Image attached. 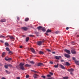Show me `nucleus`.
Returning <instances> with one entry per match:
<instances>
[{
	"label": "nucleus",
	"mask_w": 79,
	"mask_h": 79,
	"mask_svg": "<svg viewBox=\"0 0 79 79\" xmlns=\"http://www.w3.org/2000/svg\"><path fill=\"white\" fill-rule=\"evenodd\" d=\"M24 65V63H20L19 66H20V69H22V70H24L25 69V68H24V67L23 66Z\"/></svg>",
	"instance_id": "1"
},
{
	"label": "nucleus",
	"mask_w": 79,
	"mask_h": 79,
	"mask_svg": "<svg viewBox=\"0 0 79 79\" xmlns=\"http://www.w3.org/2000/svg\"><path fill=\"white\" fill-rule=\"evenodd\" d=\"M21 29H23V31H26L29 29V28L26 27H21Z\"/></svg>",
	"instance_id": "2"
},
{
	"label": "nucleus",
	"mask_w": 79,
	"mask_h": 79,
	"mask_svg": "<svg viewBox=\"0 0 79 79\" xmlns=\"http://www.w3.org/2000/svg\"><path fill=\"white\" fill-rule=\"evenodd\" d=\"M64 51L68 54H71V52H70V51H69V50L65 49L64 50Z\"/></svg>",
	"instance_id": "3"
},
{
	"label": "nucleus",
	"mask_w": 79,
	"mask_h": 79,
	"mask_svg": "<svg viewBox=\"0 0 79 79\" xmlns=\"http://www.w3.org/2000/svg\"><path fill=\"white\" fill-rule=\"evenodd\" d=\"M30 49L31 50V51L33 53H35V50H34V49L33 48H30Z\"/></svg>",
	"instance_id": "4"
},
{
	"label": "nucleus",
	"mask_w": 79,
	"mask_h": 79,
	"mask_svg": "<svg viewBox=\"0 0 79 79\" xmlns=\"http://www.w3.org/2000/svg\"><path fill=\"white\" fill-rule=\"evenodd\" d=\"M11 58H8V56L6 57L5 58V60L6 61H8L9 60H11Z\"/></svg>",
	"instance_id": "5"
},
{
	"label": "nucleus",
	"mask_w": 79,
	"mask_h": 79,
	"mask_svg": "<svg viewBox=\"0 0 79 79\" xmlns=\"http://www.w3.org/2000/svg\"><path fill=\"white\" fill-rule=\"evenodd\" d=\"M71 52L72 54H76V51L72 49L71 50Z\"/></svg>",
	"instance_id": "6"
},
{
	"label": "nucleus",
	"mask_w": 79,
	"mask_h": 79,
	"mask_svg": "<svg viewBox=\"0 0 79 79\" xmlns=\"http://www.w3.org/2000/svg\"><path fill=\"white\" fill-rule=\"evenodd\" d=\"M33 77L34 79H37L38 77V75L36 73H35L33 75Z\"/></svg>",
	"instance_id": "7"
},
{
	"label": "nucleus",
	"mask_w": 79,
	"mask_h": 79,
	"mask_svg": "<svg viewBox=\"0 0 79 79\" xmlns=\"http://www.w3.org/2000/svg\"><path fill=\"white\" fill-rule=\"evenodd\" d=\"M64 56L66 58H69L70 57V55L66 54H65Z\"/></svg>",
	"instance_id": "8"
},
{
	"label": "nucleus",
	"mask_w": 79,
	"mask_h": 79,
	"mask_svg": "<svg viewBox=\"0 0 79 79\" xmlns=\"http://www.w3.org/2000/svg\"><path fill=\"white\" fill-rule=\"evenodd\" d=\"M10 37V39H14V37H13V36H10V35H7L6 36V37Z\"/></svg>",
	"instance_id": "9"
},
{
	"label": "nucleus",
	"mask_w": 79,
	"mask_h": 79,
	"mask_svg": "<svg viewBox=\"0 0 79 79\" xmlns=\"http://www.w3.org/2000/svg\"><path fill=\"white\" fill-rule=\"evenodd\" d=\"M44 66V65L42 63H39L37 64V66Z\"/></svg>",
	"instance_id": "10"
},
{
	"label": "nucleus",
	"mask_w": 79,
	"mask_h": 79,
	"mask_svg": "<svg viewBox=\"0 0 79 79\" xmlns=\"http://www.w3.org/2000/svg\"><path fill=\"white\" fill-rule=\"evenodd\" d=\"M55 58L56 60H59L60 58H61L60 56H55Z\"/></svg>",
	"instance_id": "11"
},
{
	"label": "nucleus",
	"mask_w": 79,
	"mask_h": 79,
	"mask_svg": "<svg viewBox=\"0 0 79 79\" xmlns=\"http://www.w3.org/2000/svg\"><path fill=\"white\" fill-rule=\"evenodd\" d=\"M68 71H69V72H73L74 71V69H69L68 70Z\"/></svg>",
	"instance_id": "12"
},
{
	"label": "nucleus",
	"mask_w": 79,
	"mask_h": 79,
	"mask_svg": "<svg viewBox=\"0 0 79 79\" xmlns=\"http://www.w3.org/2000/svg\"><path fill=\"white\" fill-rule=\"evenodd\" d=\"M37 44L39 46H40V45H41L42 43L41 42V41H39L37 43Z\"/></svg>",
	"instance_id": "13"
},
{
	"label": "nucleus",
	"mask_w": 79,
	"mask_h": 79,
	"mask_svg": "<svg viewBox=\"0 0 79 79\" xmlns=\"http://www.w3.org/2000/svg\"><path fill=\"white\" fill-rule=\"evenodd\" d=\"M60 66L61 67L62 69H65V68H64V67L63 65L61 64H60Z\"/></svg>",
	"instance_id": "14"
},
{
	"label": "nucleus",
	"mask_w": 79,
	"mask_h": 79,
	"mask_svg": "<svg viewBox=\"0 0 79 79\" xmlns=\"http://www.w3.org/2000/svg\"><path fill=\"white\" fill-rule=\"evenodd\" d=\"M42 28V27L41 26H40L37 27V29L39 30V31Z\"/></svg>",
	"instance_id": "15"
},
{
	"label": "nucleus",
	"mask_w": 79,
	"mask_h": 79,
	"mask_svg": "<svg viewBox=\"0 0 79 79\" xmlns=\"http://www.w3.org/2000/svg\"><path fill=\"white\" fill-rule=\"evenodd\" d=\"M65 65H66V66H70L71 64H69V62H67L65 63Z\"/></svg>",
	"instance_id": "16"
},
{
	"label": "nucleus",
	"mask_w": 79,
	"mask_h": 79,
	"mask_svg": "<svg viewBox=\"0 0 79 79\" xmlns=\"http://www.w3.org/2000/svg\"><path fill=\"white\" fill-rule=\"evenodd\" d=\"M25 67H31V65L28 64H26L25 65Z\"/></svg>",
	"instance_id": "17"
},
{
	"label": "nucleus",
	"mask_w": 79,
	"mask_h": 79,
	"mask_svg": "<svg viewBox=\"0 0 79 79\" xmlns=\"http://www.w3.org/2000/svg\"><path fill=\"white\" fill-rule=\"evenodd\" d=\"M1 22H6V19H2L0 21Z\"/></svg>",
	"instance_id": "18"
},
{
	"label": "nucleus",
	"mask_w": 79,
	"mask_h": 79,
	"mask_svg": "<svg viewBox=\"0 0 79 79\" xmlns=\"http://www.w3.org/2000/svg\"><path fill=\"white\" fill-rule=\"evenodd\" d=\"M5 45L6 47H8L9 46V44L8 43H5Z\"/></svg>",
	"instance_id": "19"
},
{
	"label": "nucleus",
	"mask_w": 79,
	"mask_h": 79,
	"mask_svg": "<svg viewBox=\"0 0 79 79\" xmlns=\"http://www.w3.org/2000/svg\"><path fill=\"white\" fill-rule=\"evenodd\" d=\"M46 32L47 33H48V32H52V31H51V30L48 29L47 30Z\"/></svg>",
	"instance_id": "20"
},
{
	"label": "nucleus",
	"mask_w": 79,
	"mask_h": 79,
	"mask_svg": "<svg viewBox=\"0 0 79 79\" xmlns=\"http://www.w3.org/2000/svg\"><path fill=\"white\" fill-rule=\"evenodd\" d=\"M35 34L38 37L39 36V32L35 31Z\"/></svg>",
	"instance_id": "21"
},
{
	"label": "nucleus",
	"mask_w": 79,
	"mask_h": 79,
	"mask_svg": "<svg viewBox=\"0 0 79 79\" xmlns=\"http://www.w3.org/2000/svg\"><path fill=\"white\" fill-rule=\"evenodd\" d=\"M39 54H41V55H43V54H44V52H43L42 51H41L39 52Z\"/></svg>",
	"instance_id": "22"
},
{
	"label": "nucleus",
	"mask_w": 79,
	"mask_h": 79,
	"mask_svg": "<svg viewBox=\"0 0 79 79\" xmlns=\"http://www.w3.org/2000/svg\"><path fill=\"white\" fill-rule=\"evenodd\" d=\"M0 38H4V39H5L6 37H5V36L2 35H0Z\"/></svg>",
	"instance_id": "23"
},
{
	"label": "nucleus",
	"mask_w": 79,
	"mask_h": 79,
	"mask_svg": "<svg viewBox=\"0 0 79 79\" xmlns=\"http://www.w3.org/2000/svg\"><path fill=\"white\" fill-rule=\"evenodd\" d=\"M29 40V38L28 37H27L26 39V42H28Z\"/></svg>",
	"instance_id": "24"
},
{
	"label": "nucleus",
	"mask_w": 79,
	"mask_h": 79,
	"mask_svg": "<svg viewBox=\"0 0 79 79\" xmlns=\"http://www.w3.org/2000/svg\"><path fill=\"white\" fill-rule=\"evenodd\" d=\"M5 52H3L2 54V57H5Z\"/></svg>",
	"instance_id": "25"
},
{
	"label": "nucleus",
	"mask_w": 79,
	"mask_h": 79,
	"mask_svg": "<svg viewBox=\"0 0 79 79\" xmlns=\"http://www.w3.org/2000/svg\"><path fill=\"white\" fill-rule=\"evenodd\" d=\"M29 18H27L25 19V21H28V20H29Z\"/></svg>",
	"instance_id": "26"
},
{
	"label": "nucleus",
	"mask_w": 79,
	"mask_h": 79,
	"mask_svg": "<svg viewBox=\"0 0 79 79\" xmlns=\"http://www.w3.org/2000/svg\"><path fill=\"white\" fill-rule=\"evenodd\" d=\"M6 50H7V51H8V52H10V49H9V48H8V47H6Z\"/></svg>",
	"instance_id": "27"
},
{
	"label": "nucleus",
	"mask_w": 79,
	"mask_h": 79,
	"mask_svg": "<svg viewBox=\"0 0 79 79\" xmlns=\"http://www.w3.org/2000/svg\"><path fill=\"white\" fill-rule=\"evenodd\" d=\"M8 66L7 64L6 65H5L4 66L5 68H6V69H8Z\"/></svg>",
	"instance_id": "28"
},
{
	"label": "nucleus",
	"mask_w": 79,
	"mask_h": 79,
	"mask_svg": "<svg viewBox=\"0 0 79 79\" xmlns=\"http://www.w3.org/2000/svg\"><path fill=\"white\" fill-rule=\"evenodd\" d=\"M7 64V66H10V67H12V65H11V64Z\"/></svg>",
	"instance_id": "29"
},
{
	"label": "nucleus",
	"mask_w": 79,
	"mask_h": 79,
	"mask_svg": "<svg viewBox=\"0 0 79 79\" xmlns=\"http://www.w3.org/2000/svg\"><path fill=\"white\" fill-rule=\"evenodd\" d=\"M69 77H63V79H68Z\"/></svg>",
	"instance_id": "30"
},
{
	"label": "nucleus",
	"mask_w": 79,
	"mask_h": 79,
	"mask_svg": "<svg viewBox=\"0 0 79 79\" xmlns=\"http://www.w3.org/2000/svg\"><path fill=\"white\" fill-rule=\"evenodd\" d=\"M60 33V31H57L55 32V34H58Z\"/></svg>",
	"instance_id": "31"
},
{
	"label": "nucleus",
	"mask_w": 79,
	"mask_h": 79,
	"mask_svg": "<svg viewBox=\"0 0 79 79\" xmlns=\"http://www.w3.org/2000/svg\"><path fill=\"white\" fill-rule=\"evenodd\" d=\"M30 63H31V64H34L35 63H34V62L33 61H30Z\"/></svg>",
	"instance_id": "32"
},
{
	"label": "nucleus",
	"mask_w": 79,
	"mask_h": 79,
	"mask_svg": "<svg viewBox=\"0 0 79 79\" xmlns=\"http://www.w3.org/2000/svg\"><path fill=\"white\" fill-rule=\"evenodd\" d=\"M58 64H57V65H54V67L56 68H58Z\"/></svg>",
	"instance_id": "33"
},
{
	"label": "nucleus",
	"mask_w": 79,
	"mask_h": 79,
	"mask_svg": "<svg viewBox=\"0 0 79 79\" xmlns=\"http://www.w3.org/2000/svg\"><path fill=\"white\" fill-rule=\"evenodd\" d=\"M42 31H46L45 28H43L42 29Z\"/></svg>",
	"instance_id": "34"
},
{
	"label": "nucleus",
	"mask_w": 79,
	"mask_h": 79,
	"mask_svg": "<svg viewBox=\"0 0 79 79\" xmlns=\"http://www.w3.org/2000/svg\"><path fill=\"white\" fill-rule=\"evenodd\" d=\"M41 77H43V79H45V78L46 77H45V76H43V75H42V76H41Z\"/></svg>",
	"instance_id": "35"
},
{
	"label": "nucleus",
	"mask_w": 79,
	"mask_h": 79,
	"mask_svg": "<svg viewBox=\"0 0 79 79\" xmlns=\"http://www.w3.org/2000/svg\"><path fill=\"white\" fill-rule=\"evenodd\" d=\"M29 77V75H27L26 76V78H28V77Z\"/></svg>",
	"instance_id": "36"
},
{
	"label": "nucleus",
	"mask_w": 79,
	"mask_h": 79,
	"mask_svg": "<svg viewBox=\"0 0 79 79\" xmlns=\"http://www.w3.org/2000/svg\"><path fill=\"white\" fill-rule=\"evenodd\" d=\"M29 36H30V37H34V35H29Z\"/></svg>",
	"instance_id": "37"
},
{
	"label": "nucleus",
	"mask_w": 79,
	"mask_h": 79,
	"mask_svg": "<svg viewBox=\"0 0 79 79\" xmlns=\"http://www.w3.org/2000/svg\"><path fill=\"white\" fill-rule=\"evenodd\" d=\"M47 76L48 77H51V75H48Z\"/></svg>",
	"instance_id": "38"
},
{
	"label": "nucleus",
	"mask_w": 79,
	"mask_h": 79,
	"mask_svg": "<svg viewBox=\"0 0 79 79\" xmlns=\"http://www.w3.org/2000/svg\"><path fill=\"white\" fill-rule=\"evenodd\" d=\"M6 73H7V74H9L10 73V72L8 71V70H6Z\"/></svg>",
	"instance_id": "39"
},
{
	"label": "nucleus",
	"mask_w": 79,
	"mask_h": 79,
	"mask_svg": "<svg viewBox=\"0 0 79 79\" xmlns=\"http://www.w3.org/2000/svg\"><path fill=\"white\" fill-rule=\"evenodd\" d=\"M49 74H50L51 75H53V73L52 72H49Z\"/></svg>",
	"instance_id": "40"
},
{
	"label": "nucleus",
	"mask_w": 79,
	"mask_h": 79,
	"mask_svg": "<svg viewBox=\"0 0 79 79\" xmlns=\"http://www.w3.org/2000/svg\"><path fill=\"white\" fill-rule=\"evenodd\" d=\"M46 50H47V51H48V52H51V50H50V49H46Z\"/></svg>",
	"instance_id": "41"
},
{
	"label": "nucleus",
	"mask_w": 79,
	"mask_h": 79,
	"mask_svg": "<svg viewBox=\"0 0 79 79\" xmlns=\"http://www.w3.org/2000/svg\"><path fill=\"white\" fill-rule=\"evenodd\" d=\"M47 79H55L53 77H51V78H48Z\"/></svg>",
	"instance_id": "42"
},
{
	"label": "nucleus",
	"mask_w": 79,
	"mask_h": 79,
	"mask_svg": "<svg viewBox=\"0 0 79 79\" xmlns=\"http://www.w3.org/2000/svg\"><path fill=\"white\" fill-rule=\"evenodd\" d=\"M34 73H38V72L37 71H35V70L34 71Z\"/></svg>",
	"instance_id": "43"
},
{
	"label": "nucleus",
	"mask_w": 79,
	"mask_h": 79,
	"mask_svg": "<svg viewBox=\"0 0 79 79\" xmlns=\"http://www.w3.org/2000/svg\"><path fill=\"white\" fill-rule=\"evenodd\" d=\"M72 59H73V60H76V58L74 57H72Z\"/></svg>",
	"instance_id": "44"
},
{
	"label": "nucleus",
	"mask_w": 79,
	"mask_h": 79,
	"mask_svg": "<svg viewBox=\"0 0 79 79\" xmlns=\"http://www.w3.org/2000/svg\"><path fill=\"white\" fill-rule=\"evenodd\" d=\"M17 19L18 20H19V17H17Z\"/></svg>",
	"instance_id": "45"
},
{
	"label": "nucleus",
	"mask_w": 79,
	"mask_h": 79,
	"mask_svg": "<svg viewBox=\"0 0 79 79\" xmlns=\"http://www.w3.org/2000/svg\"><path fill=\"white\" fill-rule=\"evenodd\" d=\"M66 30H68V29H69V27H67L66 28Z\"/></svg>",
	"instance_id": "46"
},
{
	"label": "nucleus",
	"mask_w": 79,
	"mask_h": 79,
	"mask_svg": "<svg viewBox=\"0 0 79 79\" xmlns=\"http://www.w3.org/2000/svg\"><path fill=\"white\" fill-rule=\"evenodd\" d=\"M0 41L1 42H2V43H3V40H0Z\"/></svg>",
	"instance_id": "47"
},
{
	"label": "nucleus",
	"mask_w": 79,
	"mask_h": 79,
	"mask_svg": "<svg viewBox=\"0 0 79 79\" xmlns=\"http://www.w3.org/2000/svg\"><path fill=\"white\" fill-rule=\"evenodd\" d=\"M23 48V46H20L19 47V48Z\"/></svg>",
	"instance_id": "48"
},
{
	"label": "nucleus",
	"mask_w": 79,
	"mask_h": 79,
	"mask_svg": "<svg viewBox=\"0 0 79 79\" xmlns=\"http://www.w3.org/2000/svg\"><path fill=\"white\" fill-rule=\"evenodd\" d=\"M50 63L51 64H53V62H52V61H50Z\"/></svg>",
	"instance_id": "49"
},
{
	"label": "nucleus",
	"mask_w": 79,
	"mask_h": 79,
	"mask_svg": "<svg viewBox=\"0 0 79 79\" xmlns=\"http://www.w3.org/2000/svg\"><path fill=\"white\" fill-rule=\"evenodd\" d=\"M34 71H35V70H31V72H33V73H34Z\"/></svg>",
	"instance_id": "50"
},
{
	"label": "nucleus",
	"mask_w": 79,
	"mask_h": 79,
	"mask_svg": "<svg viewBox=\"0 0 79 79\" xmlns=\"http://www.w3.org/2000/svg\"><path fill=\"white\" fill-rule=\"evenodd\" d=\"M17 79H20V77H17Z\"/></svg>",
	"instance_id": "51"
},
{
	"label": "nucleus",
	"mask_w": 79,
	"mask_h": 79,
	"mask_svg": "<svg viewBox=\"0 0 79 79\" xmlns=\"http://www.w3.org/2000/svg\"><path fill=\"white\" fill-rule=\"evenodd\" d=\"M71 44H74V41H72L71 42Z\"/></svg>",
	"instance_id": "52"
},
{
	"label": "nucleus",
	"mask_w": 79,
	"mask_h": 79,
	"mask_svg": "<svg viewBox=\"0 0 79 79\" xmlns=\"http://www.w3.org/2000/svg\"><path fill=\"white\" fill-rule=\"evenodd\" d=\"M52 53L53 54H55V52H52Z\"/></svg>",
	"instance_id": "53"
},
{
	"label": "nucleus",
	"mask_w": 79,
	"mask_h": 79,
	"mask_svg": "<svg viewBox=\"0 0 79 79\" xmlns=\"http://www.w3.org/2000/svg\"><path fill=\"white\" fill-rule=\"evenodd\" d=\"M41 41V44H42V43H44V41Z\"/></svg>",
	"instance_id": "54"
},
{
	"label": "nucleus",
	"mask_w": 79,
	"mask_h": 79,
	"mask_svg": "<svg viewBox=\"0 0 79 79\" xmlns=\"http://www.w3.org/2000/svg\"><path fill=\"white\" fill-rule=\"evenodd\" d=\"M61 62H63L64 61L63 60H61Z\"/></svg>",
	"instance_id": "55"
},
{
	"label": "nucleus",
	"mask_w": 79,
	"mask_h": 79,
	"mask_svg": "<svg viewBox=\"0 0 79 79\" xmlns=\"http://www.w3.org/2000/svg\"><path fill=\"white\" fill-rule=\"evenodd\" d=\"M70 74L71 75H73V72H70Z\"/></svg>",
	"instance_id": "56"
},
{
	"label": "nucleus",
	"mask_w": 79,
	"mask_h": 79,
	"mask_svg": "<svg viewBox=\"0 0 79 79\" xmlns=\"http://www.w3.org/2000/svg\"><path fill=\"white\" fill-rule=\"evenodd\" d=\"M45 34H46L47 35H48V34L47 32L45 33Z\"/></svg>",
	"instance_id": "57"
},
{
	"label": "nucleus",
	"mask_w": 79,
	"mask_h": 79,
	"mask_svg": "<svg viewBox=\"0 0 79 79\" xmlns=\"http://www.w3.org/2000/svg\"><path fill=\"white\" fill-rule=\"evenodd\" d=\"M12 52L11 51H9V53L10 54V53H11Z\"/></svg>",
	"instance_id": "58"
},
{
	"label": "nucleus",
	"mask_w": 79,
	"mask_h": 79,
	"mask_svg": "<svg viewBox=\"0 0 79 79\" xmlns=\"http://www.w3.org/2000/svg\"><path fill=\"white\" fill-rule=\"evenodd\" d=\"M2 79H6V78L4 77H3L2 78Z\"/></svg>",
	"instance_id": "59"
},
{
	"label": "nucleus",
	"mask_w": 79,
	"mask_h": 79,
	"mask_svg": "<svg viewBox=\"0 0 79 79\" xmlns=\"http://www.w3.org/2000/svg\"><path fill=\"white\" fill-rule=\"evenodd\" d=\"M2 64L0 63V66H2Z\"/></svg>",
	"instance_id": "60"
},
{
	"label": "nucleus",
	"mask_w": 79,
	"mask_h": 79,
	"mask_svg": "<svg viewBox=\"0 0 79 79\" xmlns=\"http://www.w3.org/2000/svg\"><path fill=\"white\" fill-rule=\"evenodd\" d=\"M79 37V35H77V37Z\"/></svg>",
	"instance_id": "61"
},
{
	"label": "nucleus",
	"mask_w": 79,
	"mask_h": 79,
	"mask_svg": "<svg viewBox=\"0 0 79 79\" xmlns=\"http://www.w3.org/2000/svg\"><path fill=\"white\" fill-rule=\"evenodd\" d=\"M21 23L22 24V22H21Z\"/></svg>",
	"instance_id": "62"
}]
</instances>
